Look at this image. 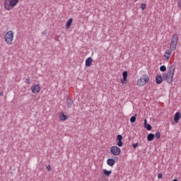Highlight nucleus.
Returning a JSON list of instances; mask_svg holds the SVG:
<instances>
[{"label": "nucleus", "instance_id": "nucleus-1", "mask_svg": "<svg viewBox=\"0 0 181 181\" xmlns=\"http://www.w3.org/2000/svg\"><path fill=\"white\" fill-rule=\"evenodd\" d=\"M175 70L176 68L175 67V65L170 66L168 69L167 73L163 74V80H165V81L168 83V84H172Z\"/></svg>", "mask_w": 181, "mask_h": 181}, {"label": "nucleus", "instance_id": "nucleus-2", "mask_svg": "<svg viewBox=\"0 0 181 181\" xmlns=\"http://www.w3.org/2000/svg\"><path fill=\"white\" fill-rule=\"evenodd\" d=\"M15 37V33H13V30H8L6 33L4 35V42L6 43V45H8V46H11L12 43H13V38Z\"/></svg>", "mask_w": 181, "mask_h": 181}, {"label": "nucleus", "instance_id": "nucleus-3", "mask_svg": "<svg viewBox=\"0 0 181 181\" xmlns=\"http://www.w3.org/2000/svg\"><path fill=\"white\" fill-rule=\"evenodd\" d=\"M18 4H19V0H4V9H6V11H11Z\"/></svg>", "mask_w": 181, "mask_h": 181}, {"label": "nucleus", "instance_id": "nucleus-4", "mask_svg": "<svg viewBox=\"0 0 181 181\" xmlns=\"http://www.w3.org/2000/svg\"><path fill=\"white\" fill-rule=\"evenodd\" d=\"M148 83H149V76L144 74L137 80L136 85L139 86V87H144V86L148 84Z\"/></svg>", "mask_w": 181, "mask_h": 181}, {"label": "nucleus", "instance_id": "nucleus-5", "mask_svg": "<svg viewBox=\"0 0 181 181\" xmlns=\"http://www.w3.org/2000/svg\"><path fill=\"white\" fill-rule=\"evenodd\" d=\"M177 40H179V36H177V34H174L170 44V50H171V52H175V50H176Z\"/></svg>", "mask_w": 181, "mask_h": 181}, {"label": "nucleus", "instance_id": "nucleus-6", "mask_svg": "<svg viewBox=\"0 0 181 181\" xmlns=\"http://www.w3.org/2000/svg\"><path fill=\"white\" fill-rule=\"evenodd\" d=\"M110 153L112 155H114V156H119V155H121V148L117 146H112L110 148Z\"/></svg>", "mask_w": 181, "mask_h": 181}, {"label": "nucleus", "instance_id": "nucleus-7", "mask_svg": "<svg viewBox=\"0 0 181 181\" xmlns=\"http://www.w3.org/2000/svg\"><path fill=\"white\" fill-rule=\"evenodd\" d=\"M116 142H117V146H119V148L123 146L124 143L122 142V135L118 134L117 136Z\"/></svg>", "mask_w": 181, "mask_h": 181}, {"label": "nucleus", "instance_id": "nucleus-8", "mask_svg": "<svg viewBox=\"0 0 181 181\" xmlns=\"http://www.w3.org/2000/svg\"><path fill=\"white\" fill-rule=\"evenodd\" d=\"M172 52L173 51H171L170 49H168L164 53V60H165V62H169V59L172 57Z\"/></svg>", "mask_w": 181, "mask_h": 181}, {"label": "nucleus", "instance_id": "nucleus-9", "mask_svg": "<svg viewBox=\"0 0 181 181\" xmlns=\"http://www.w3.org/2000/svg\"><path fill=\"white\" fill-rule=\"evenodd\" d=\"M31 91L33 94H37L40 92V86L39 84L34 85L31 87Z\"/></svg>", "mask_w": 181, "mask_h": 181}, {"label": "nucleus", "instance_id": "nucleus-10", "mask_svg": "<svg viewBox=\"0 0 181 181\" xmlns=\"http://www.w3.org/2000/svg\"><path fill=\"white\" fill-rule=\"evenodd\" d=\"M122 78L120 79L121 84H127V78H128V71H124L122 73Z\"/></svg>", "mask_w": 181, "mask_h": 181}, {"label": "nucleus", "instance_id": "nucleus-11", "mask_svg": "<svg viewBox=\"0 0 181 181\" xmlns=\"http://www.w3.org/2000/svg\"><path fill=\"white\" fill-rule=\"evenodd\" d=\"M181 118V114L180 112H177L175 114V117H174V121L175 122V124L179 123V120Z\"/></svg>", "mask_w": 181, "mask_h": 181}, {"label": "nucleus", "instance_id": "nucleus-12", "mask_svg": "<svg viewBox=\"0 0 181 181\" xmlns=\"http://www.w3.org/2000/svg\"><path fill=\"white\" fill-rule=\"evenodd\" d=\"M163 81V78H162L161 75H157L156 76V83L157 84H162Z\"/></svg>", "mask_w": 181, "mask_h": 181}, {"label": "nucleus", "instance_id": "nucleus-13", "mask_svg": "<svg viewBox=\"0 0 181 181\" xmlns=\"http://www.w3.org/2000/svg\"><path fill=\"white\" fill-rule=\"evenodd\" d=\"M59 118L60 119V121H66V119H67V115H64V112H61L59 114Z\"/></svg>", "mask_w": 181, "mask_h": 181}, {"label": "nucleus", "instance_id": "nucleus-14", "mask_svg": "<svg viewBox=\"0 0 181 181\" xmlns=\"http://www.w3.org/2000/svg\"><path fill=\"white\" fill-rule=\"evenodd\" d=\"M107 163L109 166H114L115 165V160L109 158L107 160Z\"/></svg>", "mask_w": 181, "mask_h": 181}, {"label": "nucleus", "instance_id": "nucleus-15", "mask_svg": "<svg viewBox=\"0 0 181 181\" xmlns=\"http://www.w3.org/2000/svg\"><path fill=\"white\" fill-rule=\"evenodd\" d=\"M93 63V59L91 57H88L86 60V66L87 67H90L91 66Z\"/></svg>", "mask_w": 181, "mask_h": 181}, {"label": "nucleus", "instance_id": "nucleus-16", "mask_svg": "<svg viewBox=\"0 0 181 181\" xmlns=\"http://www.w3.org/2000/svg\"><path fill=\"white\" fill-rule=\"evenodd\" d=\"M146 122H148V120L144 119V128H146L147 131H151V129H152V126H151V124H146Z\"/></svg>", "mask_w": 181, "mask_h": 181}, {"label": "nucleus", "instance_id": "nucleus-17", "mask_svg": "<svg viewBox=\"0 0 181 181\" xmlns=\"http://www.w3.org/2000/svg\"><path fill=\"white\" fill-rule=\"evenodd\" d=\"M71 23H73V18H69L66 24V28L69 29L70 26H71Z\"/></svg>", "mask_w": 181, "mask_h": 181}, {"label": "nucleus", "instance_id": "nucleus-18", "mask_svg": "<svg viewBox=\"0 0 181 181\" xmlns=\"http://www.w3.org/2000/svg\"><path fill=\"white\" fill-rule=\"evenodd\" d=\"M155 139V134L151 133L147 136V141H152Z\"/></svg>", "mask_w": 181, "mask_h": 181}, {"label": "nucleus", "instance_id": "nucleus-19", "mask_svg": "<svg viewBox=\"0 0 181 181\" xmlns=\"http://www.w3.org/2000/svg\"><path fill=\"white\" fill-rule=\"evenodd\" d=\"M66 105L68 108H71V105H73L72 100H71L69 98H66Z\"/></svg>", "mask_w": 181, "mask_h": 181}, {"label": "nucleus", "instance_id": "nucleus-20", "mask_svg": "<svg viewBox=\"0 0 181 181\" xmlns=\"http://www.w3.org/2000/svg\"><path fill=\"white\" fill-rule=\"evenodd\" d=\"M103 173L105 176H110L111 173H112V170H103Z\"/></svg>", "mask_w": 181, "mask_h": 181}, {"label": "nucleus", "instance_id": "nucleus-21", "mask_svg": "<svg viewBox=\"0 0 181 181\" xmlns=\"http://www.w3.org/2000/svg\"><path fill=\"white\" fill-rule=\"evenodd\" d=\"M140 8H141V11H145L146 9V4H141Z\"/></svg>", "mask_w": 181, "mask_h": 181}, {"label": "nucleus", "instance_id": "nucleus-22", "mask_svg": "<svg viewBox=\"0 0 181 181\" xmlns=\"http://www.w3.org/2000/svg\"><path fill=\"white\" fill-rule=\"evenodd\" d=\"M136 121V117L135 116H132L131 118H130V122H135Z\"/></svg>", "mask_w": 181, "mask_h": 181}, {"label": "nucleus", "instance_id": "nucleus-23", "mask_svg": "<svg viewBox=\"0 0 181 181\" xmlns=\"http://www.w3.org/2000/svg\"><path fill=\"white\" fill-rule=\"evenodd\" d=\"M154 136H156V139H160V133L159 132H157Z\"/></svg>", "mask_w": 181, "mask_h": 181}, {"label": "nucleus", "instance_id": "nucleus-24", "mask_svg": "<svg viewBox=\"0 0 181 181\" xmlns=\"http://www.w3.org/2000/svg\"><path fill=\"white\" fill-rule=\"evenodd\" d=\"M160 71H166V66L165 65H163L160 67Z\"/></svg>", "mask_w": 181, "mask_h": 181}, {"label": "nucleus", "instance_id": "nucleus-25", "mask_svg": "<svg viewBox=\"0 0 181 181\" xmlns=\"http://www.w3.org/2000/svg\"><path fill=\"white\" fill-rule=\"evenodd\" d=\"M47 170H48V172H50V170H52V167L50 166V165H48L47 166Z\"/></svg>", "mask_w": 181, "mask_h": 181}, {"label": "nucleus", "instance_id": "nucleus-26", "mask_svg": "<svg viewBox=\"0 0 181 181\" xmlns=\"http://www.w3.org/2000/svg\"><path fill=\"white\" fill-rule=\"evenodd\" d=\"M162 177H163V175H162V173H159L158 175V179H162Z\"/></svg>", "mask_w": 181, "mask_h": 181}, {"label": "nucleus", "instance_id": "nucleus-27", "mask_svg": "<svg viewBox=\"0 0 181 181\" xmlns=\"http://www.w3.org/2000/svg\"><path fill=\"white\" fill-rule=\"evenodd\" d=\"M132 146L135 149L136 147H138V143L133 144Z\"/></svg>", "mask_w": 181, "mask_h": 181}, {"label": "nucleus", "instance_id": "nucleus-28", "mask_svg": "<svg viewBox=\"0 0 181 181\" xmlns=\"http://www.w3.org/2000/svg\"><path fill=\"white\" fill-rule=\"evenodd\" d=\"M177 6H178V8H180V7H181V0H180V1H178Z\"/></svg>", "mask_w": 181, "mask_h": 181}, {"label": "nucleus", "instance_id": "nucleus-29", "mask_svg": "<svg viewBox=\"0 0 181 181\" xmlns=\"http://www.w3.org/2000/svg\"><path fill=\"white\" fill-rule=\"evenodd\" d=\"M27 83L30 84V81L29 79H27Z\"/></svg>", "mask_w": 181, "mask_h": 181}, {"label": "nucleus", "instance_id": "nucleus-30", "mask_svg": "<svg viewBox=\"0 0 181 181\" xmlns=\"http://www.w3.org/2000/svg\"><path fill=\"white\" fill-rule=\"evenodd\" d=\"M0 95H4V92H0Z\"/></svg>", "mask_w": 181, "mask_h": 181}, {"label": "nucleus", "instance_id": "nucleus-31", "mask_svg": "<svg viewBox=\"0 0 181 181\" xmlns=\"http://www.w3.org/2000/svg\"><path fill=\"white\" fill-rule=\"evenodd\" d=\"M173 181H178L177 179L173 180Z\"/></svg>", "mask_w": 181, "mask_h": 181}]
</instances>
